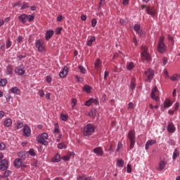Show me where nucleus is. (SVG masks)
Wrapping results in <instances>:
<instances>
[{"label":"nucleus","instance_id":"62","mask_svg":"<svg viewBox=\"0 0 180 180\" xmlns=\"http://www.w3.org/2000/svg\"><path fill=\"white\" fill-rule=\"evenodd\" d=\"M179 106H180L179 103H176L174 104V110H176L177 109H179Z\"/></svg>","mask_w":180,"mask_h":180},{"label":"nucleus","instance_id":"37","mask_svg":"<svg viewBox=\"0 0 180 180\" xmlns=\"http://www.w3.org/2000/svg\"><path fill=\"white\" fill-rule=\"evenodd\" d=\"M134 30L135 32H136V33L140 34V25L136 24L134 27Z\"/></svg>","mask_w":180,"mask_h":180},{"label":"nucleus","instance_id":"63","mask_svg":"<svg viewBox=\"0 0 180 180\" xmlns=\"http://www.w3.org/2000/svg\"><path fill=\"white\" fill-rule=\"evenodd\" d=\"M162 61L163 65H167V63H168V59H167V58H163Z\"/></svg>","mask_w":180,"mask_h":180},{"label":"nucleus","instance_id":"28","mask_svg":"<svg viewBox=\"0 0 180 180\" xmlns=\"http://www.w3.org/2000/svg\"><path fill=\"white\" fill-rule=\"evenodd\" d=\"M83 91L86 92V94H91V91H92V88L89 85L86 84L83 86Z\"/></svg>","mask_w":180,"mask_h":180},{"label":"nucleus","instance_id":"43","mask_svg":"<svg viewBox=\"0 0 180 180\" xmlns=\"http://www.w3.org/2000/svg\"><path fill=\"white\" fill-rule=\"evenodd\" d=\"M11 174H12V172H11L9 170H6L3 176L6 178V177L9 176V175H11Z\"/></svg>","mask_w":180,"mask_h":180},{"label":"nucleus","instance_id":"55","mask_svg":"<svg viewBox=\"0 0 180 180\" xmlns=\"http://www.w3.org/2000/svg\"><path fill=\"white\" fill-rule=\"evenodd\" d=\"M63 138V134H58V139H56V142L57 143H60V141H61V139Z\"/></svg>","mask_w":180,"mask_h":180},{"label":"nucleus","instance_id":"22","mask_svg":"<svg viewBox=\"0 0 180 180\" xmlns=\"http://www.w3.org/2000/svg\"><path fill=\"white\" fill-rule=\"evenodd\" d=\"M155 143H156V141L154 139L148 141L145 145L146 150H148V148H150V146H153V144H155Z\"/></svg>","mask_w":180,"mask_h":180},{"label":"nucleus","instance_id":"3","mask_svg":"<svg viewBox=\"0 0 180 180\" xmlns=\"http://www.w3.org/2000/svg\"><path fill=\"white\" fill-rule=\"evenodd\" d=\"M18 19L21 23H26V22H33L34 20V15L21 14Z\"/></svg>","mask_w":180,"mask_h":180},{"label":"nucleus","instance_id":"15","mask_svg":"<svg viewBox=\"0 0 180 180\" xmlns=\"http://www.w3.org/2000/svg\"><path fill=\"white\" fill-rule=\"evenodd\" d=\"M15 72L18 75H23L25 72V70L23 68V66H20V67H18L15 69Z\"/></svg>","mask_w":180,"mask_h":180},{"label":"nucleus","instance_id":"56","mask_svg":"<svg viewBox=\"0 0 180 180\" xmlns=\"http://www.w3.org/2000/svg\"><path fill=\"white\" fill-rule=\"evenodd\" d=\"M18 155L20 157V158H25V153L23 152H19Z\"/></svg>","mask_w":180,"mask_h":180},{"label":"nucleus","instance_id":"17","mask_svg":"<svg viewBox=\"0 0 180 180\" xmlns=\"http://www.w3.org/2000/svg\"><path fill=\"white\" fill-rule=\"evenodd\" d=\"M68 74V67L65 66L63 71L59 73L60 78H64L67 77Z\"/></svg>","mask_w":180,"mask_h":180},{"label":"nucleus","instance_id":"64","mask_svg":"<svg viewBox=\"0 0 180 180\" xmlns=\"http://www.w3.org/2000/svg\"><path fill=\"white\" fill-rule=\"evenodd\" d=\"M5 116V112L0 110V119H2Z\"/></svg>","mask_w":180,"mask_h":180},{"label":"nucleus","instance_id":"50","mask_svg":"<svg viewBox=\"0 0 180 180\" xmlns=\"http://www.w3.org/2000/svg\"><path fill=\"white\" fill-rule=\"evenodd\" d=\"M29 8V4L28 3H24L22 4V6L21 7V9H26Z\"/></svg>","mask_w":180,"mask_h":180},{"label":"nucleus","instance_id":"11","mask_svg":"<svg viewBox=\"0 0 180 180\" xmlns=\"http://www.w3.org/2000/svg\"><path fill=\"white\" fill-rule=\"evenodd\" d=\"M30 134H32V130L29 126L25 124L23 128V136L24 137H30Z\"/></svg>","mask_w":180,"mask_h":180},{"label":"nucleus","instance_id":"39","mask_svg":"<svg viewBox=\"0 0 180 180\" xmlns=\"http://www.w3.org/2000/svg\"><path fill=\"white\" fill-rule=\"evenodd\" d=\"M27 153L32 157H34V155H36V152H34V149H30Z\"/></svg>","mask_w":180,"mask_h":180},{"label":"nucleus","instance_id":"51","mask_svg":"<svg viewBox=\"0 0 180 180\" xmlns=\"http://www.w3.org/2000/svg\"><path fill=\"white\" fill-rule=\"evenodd\" d=\"M61 30H63L62 27H58L56 30V34H61Z\"/></svg>","mask_w":180,"mask_h":180},{"label":"nucleus","instance_id":"29","mask_svg":"<svg viewBox=\"0 0 180 180\" xmlns=\"http://www.w3.org/2000/svg\"><path fill=\"white\" fill-rule=\"evenodd\" d=\"M117 165L120 168H123V167L124 165V161L123 160H122V159H118L117 160Z\"/></svg>","mask_w":180,"mask_h":180},{"label":"nucleus","instance_id":"60","mask_svg":"<svg viewBox=\"0 0 180 180\" xmlns=\"http://www.w3.org/2000/svg\"><path fill=\"white\" fill-rule=\"evenodd\" d=\"M63 19H64V17H63L61 15H58L57 18L58 22H61Z\"/></svg>","mask_w":180,"mask_h":180},{"label":"nucleus","instance_id":"45","mask_svg":"<svg viewBox=\"0 0 180 180\" xmlns=\"http://www.w3.org/2000/svg\"><path fill=\"white\" fill-rule=\"evenodd\" d=\"M105 0H100L98 9H101L102 8V6H103L105 5Z\"/></svg>","mask_w":180,"mask_h":180},{"label":"nucleus","instance_id":"44","mask_svg":"<svg viewBox=\"0 0 180 180\" xmlns=\"http://www.w3.org/2000/svg\"><path fill=\"white\" fill-rule=\"evenodd\" d=\"M132 169H131V165L128 164L127 166V172L128 174L131 173Z\"/></svg>","mask_w":180,"mask_h":180},{"label":"nucleus","instance_id":"40","mask_svg":"<svg viewBox=\"0 0 180 180\" xmlns=\"http://www.w3.org/2000/svg\"><path fill=\"white\" fill-rule=\"evenodd\" d=\"M11 46H12V41H11V39H8L6 43V49H9L11 48Z\"/></svg>","mask_w":180,"mask_h":180},{"label":"nucleus","instance_id":"26","mask_svg":"<svg viewBox=\"0 0 180 180\" xmlns=\"http://www.w3.org/2000/svg\"><path fill=\"white\" fill-rule=\"evenodd\" d=\"M130 88H131V91H134V89H136V77L131 78Z\"/></svg>","mask_w":180,"mask_h":180},{"label":"nucleus","instance_id":"61","mask_svg":"<svg viewBox=\"0 0 180 180\" xmlns=\"http://www.w3.org/2000/svg\"><path fill=\"white\" fill-rule=\"evenodd\" d=\"M63 161H69V160H70V156H68V155L63 156Z\"/></svg>","mask_w":180,"mask_h":180},{"label":"nucleus","instance_id":"35","mask_svg":"<svg viewBox=\"0 0 180 180\" xmlns=\"http://www.w3.org/2000/svg\"><path fill=\"white\" fill-rule=\"evenodd\" d=\"M178 157H179V152L175 149L174 153H173V160H176V158H178Z\"/></svg>","mask_w":180,"mask_h":180},{"label":"nucleus","instance_id":"20","mask_svg":"<svg viewBox=\"0 0 180 180\" xmlns=\"http://www.w3.org/2000/svg\"><path fill=\"white\" fill-rule=\"evenodd\" d=\"M167 131H169V133H175V126L174 125V123H169L167 126Z\"/></svg>","mask_w":180,"mask_h":180},{"label":"nucleus","instance_id":"1","mask_svg":"<svg viewBox=\"0 0 180 180\" xmlns=\"http://www.w3.org/2000/svg\"><path fill=\"white\" fill-rule=\"evenodd\" d=\"M95 129H96V127L92 124H87L84 129V135L86 137H89V136H92V134L95 133Z\"/></svg>","mask_w":180,"mask_h":180},{"label":"nucleus","instance_id":"33","mask_svg":"<svg viewBox=\"0 0 180 180\" xmlns=\"http://www.w3.org/2000/svg\"><path fill=\"white\" fill-rule=\"evenodd\" d=\"M8 84V80L6 79H0V86H5Z\"/></svg>","mask_w":180,"mask_h":180},{"label":"nucleus","instance_id":"46","mask_svg":"<svg viewBox=\"0 0 180 180\" xmlns=\"http://www.w3.org/2000/svg\"><path fill=\"white\" fill-rule=\"evenodd\" d=\"M7 71H8V74H10V75L12 74V72L13 71V68H12V66L8 65L7 67Z\"/></svg>","mask_w":180,"mask_h":180},{"label":"nucleus","instance_id":"34","mask_svg":"<svg viewBox=\"0 0 180 180\" xmlns=\"http://www.w3.org/2000/svg\"><path fill=\"white\" fill-rule=\"evenodd\" d=\"M179 79H180L179 75H175L170 77L171 81H174V82L179 81Z\"/></svg>","mask_w":180,"mask_h":180},{"label":"nucleus","instance_id":"6","mask_svg":"<svg viewBox=\"0 0 180 180\" xmlns=\"http://www.w3.org/2000/svg\"><path fill=\"white\" fill-rule=\"evenodd\" d=\"M165 50H167V46L164 44V36H161L158 45V51L159 53H165Z\"/></svg>","mask_w":180,"mask_h":180},{"label":"nucleus","instance_id":"41","mask_svg":"<svg viewBox=\"0 0 180 180\" xmlns=\"http://www.w3.org/2000/svg\"><path fill=\"white\" fill-rule=\"evenodd\" d=\"M60 118L62 119V120L63 122H65V120H67L68 119V115L61 114L60 115Z\"/></svg>","mask_w":180,"mask_h":180},{"label":"nucleus","instance_id":"8","mask_svg":"<svg viewBox=\"0 0 180 180\" xmlns=\"http://www.w3.org/2000/svg\"><path fill=\"white\" fill-rule=\"evenodd\" d=\"M158 96H159L158 89L157 88V86H155L152 89L151 98L152 99H153V101H157L160 99V97Z\"/></svg>","mask_w":180,"mask_h":180},{"label":"nucleus","instance_id":"32","mask_svg":"<svg viewBox=\"0 0 180 180\" xmlns=\"http://www.w3.org/2000/svg\"><path fill=\"white\" fill-rule=\"evenodd\" d=\"M95 40V37H91L90 39L86 42V46H92V43H94Z\"/></svg>","mask_w":180,"mask_h":180},{"label":"nucleus","instance_id":"57","mask_svg":"<svg viewBox=\"0 0 180 180\" xmlns=\"http://www.w3.org/2000/svg\"><path fill=\"white\" fill-rule=\"evenodd\" d=\"M39 95L41 98H43L44 96V91L42 89L39 90Z\"/></svg>","mask_w":180,"mask_h":180},{"label":"nucleus","instance_id":"25","mask_svg":"<svg viewBox=\"0 0 180 180\" xmlns=\"http://www.w3.org/2000/svg\"><path fill=\"white\" fill-rule=\"evenodd\" d=\"M61 161V156L57 153L56 156L52 158V162H60Z\"/></svg>","mask_w":180,"mask_h":180},{"label":"nucleus","instance_id":"59","mask_svg":"<svg viewBox=\"0 0 180 180\" xmlns=\"http://www.w3.org/2000/svg\"><path fill=\"white\" fill-rule=\"evenodd\" d=\"M164 75H165V78H169V75H168V70H164Z\"/></svg>","mask_w":180,"mask_h":180},{"label":"nucleus","instance_id":"53","mask_svg":"<svg viewBox=\"0 0 180 180\" xmlns=\"http://www.w3.org/2000/svg\"><path fill=\"white\" fill-rule=\"evenodd\" d=\"M5 147H6L5 143H4L0 141V150H5Z\"/></svg>","mask_w":180,"mask_h":180},{"label":"nucleus","instance_id":"5","mask_svg":"<svg viewBox=\"0 0 180 180\" xmlns=\"http://www.w3.org/2000/svg\"><path fill=\"white\" fill-rule=\"evenodd\" d=\"M35 47L37 49L39 53L46 51V46H44V41L42 39H38L36 41Z\"/></svg>","mask_w":180,"mask_h":180},{"label":"nucleus","instance_id":"31","mask_svg":"<svg viewBox=\"0 0 180 180\" xmlns=\"http://www.w3.org/2000/svg\"><path fill=\"white\" fill-rule=\"evenodd\" d=\"M134 67V63L133 62H128L127 64V68L130 71L131 70H133V68Z\"/></svg>","mask_w":180,"mask_h":180},{"label":"nucleus","instance_id":"24","mask_svg":"<svg viewBox=\"0 0 180 180\" xmlns=\"http://www.w3.org/2000/svg\"><path fill=\"white\" fill-rule=\"evenodd\" d=\"M53 134H55V136H57L58 134H60V127L58 126V123H55L54 124Z\"/></svg>","mask_w":180,"mask_h":180},{"label":"nucleus","instance_id":"13","mask_svg":"<svg viewBox=\"0 0 180 180\" xmlns=\"http://www.w3.org/2000/svg\"><path fill=\"white\" fill-rule=\"evenodd\" d=\"M0 169L1 171H6V169H8V160H6V159L2 160L0 162Z\"/></svg>","mask_w":180,"mask_h":180},{"label":"nucleus","instance_id":"18","mask_svg":"<svg viewBox=\"0 0 180 180\" xmlns=\"http://www.w3.org/2000/svg\"><path fill=\"white\" fill-rule=\"evenodd\" d=\"M10 94H14L15 95H20V89L17 86H14L9 89Z\"/></svg>","mask_w":180,"mask_h":180},{"label":"nucleus","instance_id":"47","mask_svg":"<svg viewBox=\"0 0 180 180\" xmlns=\"http://www.w3.org/2000/svg\"><path fill=\"white\" fill-rule=\"evenodd\" d=\"M98 23V21L96 20V19H93L91 20V26L92 27H95V26H96V24Z\"/></svg>","mask_w":180,"mask_h":180},{"label":"nucleus","instance_id":"19","mask_svg":"<svg viewBox=\"0 0 180 180\" xmlns=\"http://www.w3.org/2000/svg\"><path fill=\"white\" fill-rule=\"evenodd\" d=\"M53 34H54V31H53V30H47L46 36H45L46 40L47 41H49V40H50L51 38L53 37Z\"/></svg>","mask_w":180,"mask_h":180},{"label":"nucleus","instance_id":"30","mask_svg":"<svg viewBox=\"0 0 180 180\" xmlns=\"http://www.w3.org/2000/svg\"><path fill=\"white\" fill-rule=\"evenodd\" d=\"M102 64V62H101L100 59H96L94 63L96 70H98L99 67H101V65Z\"/></svg>","mask_w":180,"mask_h":180},{"label":"nucleus","instance_id":"49","mask_svg":"<svg viewBox=\"0 0 180 180\" xmlns=\"http://www.w3.org/2000/svg\"><path fill=\"white\" fill-rule=\"evenodd\" d=\"M167 39H168V40H169V41L172 42V44L174 45V37H171V35L168 34L167 35Z\"/></svg>","mask_w":180,"mask_h":180},{"label":"nucleus","instance_id":"23","mask_svg":"<svg viewBox=\"0 0 180 180\" xmlns=\"http://www.w3.org/2000/svg\"><path fill=\"white\" fill-rule=\"evenodd\" d=\"M14 166L16 168H19L20 167H22V159L17 158L14 160Z\"/></svg>","mask_w":180,"mask_h":180},{"label":"nucleus","instance_id":"36","mask_svg":"<svg viewBox=\"0 0 180 180\" xmlns=\"http://www.w3.org/2000/svg\"><path fill=\"white\" fill-rule=\"evenodd\" d=\"M58 148L59 150H63V148H67V146L65 145L64 143H60L58 144Z\"/></svg>","mask_w":180,"mask_h":180},{"label":"nucleus","instance_id":"42","mask_svg":"<svg viewBox=\"0 0 180 180\" xmlns=\"http://www.w3.org/2000/svg\"><path fill=\"white\" fill-rule=\"evenodd\" d=\"M91 103H94V105H99V101L98 100V98H91Z\"/></svg>","mask_w":180,"mask_h":180},{"label":"nucleus","instance_id":"2","mask_svg":"<svg viewBox=\"0 0 180 180\" xmlns=\"http://www.w3.org/2000/svg\"><path fill=\"white\" fill-rule=\"evenodd\" d=\"M141 51V56L142 60H145L146 61H148V63L151 61V55L148 53V48H147V46H142Z\"/></svg>","mask_w":180,"mask_h":180},{"label":"nucleus","instance_id":"58","mask_svg":"<svg viewBox=\"0 0 180 180\" xmlns=\"http://www.w3.org/2000/svg\"><path fill=\"white\" fill-rule=\"evenodd\" d=\"M130 0H123L122 1V4L126 6L127 5H129V2Z\"/></svg>","mask_w":180,"mask_h":180},{"label":"nucleus","instance_id":"10","mask_svg":"<svg viewBox=\"0 0 180 180\" xmlns=\"http://www.w3.org/2000/svg\"><path fill=\"white\" fill-rule=\"evenodd\" d=\"M170 106H172V101H171L169 99H166L164 101L163 106L161 107L162 112H164L165 109L170 108Z\"/></svg>","mask_w":180,"mask_h":180},{"label":"nucleus","instance_id":"54","mask_svg":"<svg viewBox=\"0 0 180 180\" xmlns=\"http://www.w3.org/2000/svg\"><path fill=\"white\" fill-rule=\"evenodd\" d=\"M109 76V72L108 71H105L104 72V79L105 81H107L108 80V77Z\"/></svg>","mask_w":180,"mask_h":180},{"label":"nucleus","instance_id":"38","mask_svg":"<svg viewBox=\"0 0 180 180\" xmlns=\"http://www.w3.org/2000/svg\"><path fill=\"white\" fill-rule=\"evenodd\" d=\"M78 69L79 70L80 72H82V74H85V72H86V70H85V68L81 65L78 66Z\"/></svg>","mask_w":180,"mask_h":180},{"label":"nucleus","instance_id":"48","mask_svg":"<svg viewBox=\"0 0 180 180\" xmlns=\"http://www.w3.org/2000/svg\"><path fill=\"white\" fill-rule=\"evenodd\" d=\"M92 105V100L91 98H89L87 101L85 103L86 106H91Z\"/></svg>","mask_w":180,"mask_h":180},{"label":"nucleus","instance_id":"12","mask_svg":"<svg viewBox=\"0 0 180 180\" xmlns=\"http://www.w3.org/2000/svg\"><path fill=\"white\" fill-rule=\"evenodd\" d=\"M146 13L148 15H150V16H155V13H157V11L155 7H146Z\"/></svg>","mask_w":180,"mask_h":180},{"label":"nucleus","instance_id":"27","mask_svg":"<svg viewBox=\"0 0 180 180\" xmlns=\"http://www.w3.org/2000/svg\"><path fill=\"white\" fill-rule=\"evenodd\" d=\"M4 126L6 127H11L12 126V120L11 118H7L4 120Z\"/></svg>","mask_w":180,"mask_h":180},{"label":"nucleus","instance_id":"16","mask_svg":"<svg viewBox=\"0 0 180 180\" xmlns=\"http://www.w3.org/2000/svg\"><path fill=\"white\" fill-rule=\"evenodd\" d=\"M94 154H96L97 155L102 156L104 154L103 149L102 147H97L94 149Z\"/></svg>","mask_w":180,"mask_h":180},{"label":"nucleus","instance_id":"14","mask_svg":"<svg viewBox=\"0 0 180 180\" xmlns=\"http://www.w3.org/2000/svg\"><path fill=\"white\" fill-rule=\"evenodd\" d=\"M166 165H167V160H165V159H162L159 162L158 169L159 171H162V169L165 168Z\"/></svg>","mask_w":180,"mask_h":180},{"label":"nucleus","instance_id":"4","mask_svg":"<svg viewBox=\"0 0 180 180\" xmlns=\"http://www.w3.org/2000/svg\"><path fill=\"white\" fill-rule=\"evenodd\" d=\"M128 139L130 141V148H134V144H136V131L134 130H130L128 134Z\"/></svg>","mask_w":180,"mask_h":180},{"label":"nucleus","instance_id":"21","mask_svg":"<svg viewBox=\"0 0 180 180\" xmlns=\"http://www.w3.org/2000/svg\"><path fill=\"white\" fill-rule=\"evenodd\" d=\"M89 116H90V117H92L93 119H95V117L98 116V111H96V110H95L94 108H92L89 112Z\"/></svg>","mask_w":180,"mask_h":180},{"label":"nucleus","instance_id":"7","mask_svg":"<svg viewBox=\"0 0 180 180\" xmlns=\"http://www.w3.org/2000/svg\"><path fill=\"white\" fill-rule=\"evenodd\" d=\"M49 139V135L46 133L42 134L41 135H39L37 140L39 144H42L43 146H47L49 143L46 140Z\"/></svg>","mask_w":180,"mask_h":180},{"label":"nucleus","instance_id":"52","mask_svg":"<svg viewBox=\"0 0 180 180\" xmlns=\"http://www.w3.org/2000/svg\"><path fill=\"white\" fill-rule=\"evenodd\" d=\"M23 127V123L22 122H19L17 123V129H22Z\"/></svg>","mask_w":180,"mask_h":180},{"label":"nucleus","instance_id":"9","mask_svg":"<svg viewBox=\"0 0 180 180\" xmlns=\"http://www.w3.org/2000/svg\"><path fill=\"white\" fill-rule=\"evenodd\" d=\"M144 74L146 76L148 81H151V79L154 78V70H153V69H148L145 71Z\"/></svg>","mask_w":180,"mask_h":180}]
</instances>
